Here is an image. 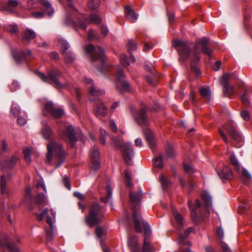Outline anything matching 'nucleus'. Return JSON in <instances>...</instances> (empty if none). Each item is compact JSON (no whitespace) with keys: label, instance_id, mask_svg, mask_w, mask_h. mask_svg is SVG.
Returning a JSON list of instances; mask_svg holds the SVG:
<instances>
[{"label":"nucleus","instance_id":"cd10ccee","mask_svg":"<svg viewBox=\"0 0 252 252\" xmlns=\"http://www.w3.org/2000/svg\"><path fill=\"white\" fill-rule=\"evenodd\" d=\"M81 19L75 23V25L77 27L82 28L84 30L86 29L87 24L90 22L89 20L87 19L84 15H81Z\"/></svg>","mask_w":252,"mask_h":252},{"label":"nucleus","instance_id":"2eb2a0df","mask_svg":"<svg viewBox=\"0 0 252 252\" xmlns=\"http://www.w3.org/2000/svg\"><path fill=\"white\" fill-rule=\"evenodd\" d=\"M63 136L66 137L68 139L71 147L73 148L77 139L75 136V130L71 126L66 127L64 135L63 134Z\"/></svg>","mask_w":252,"mask_h":252},{"label":"nucleus","instance_id":"c756f323","mask_svg":"<svg viewBox=\"0 0 252 252\" xmlns=\"http://www.w3.org/2000/svg\"><path fill=\"white\" fill-rule=\"evenodd\" d=\"M18 3V1L16 0H9L7 2V5L4 8V10L9 12H13V8L17 7Z\"/></svg>","mask_w":252,"mask_h":252},{"label":"nucleus","instance_id":"8fccbe9b","mask_svg":"<svg viewBox=\"0 0 252 252\" xmlns=\"http://www.w3.org/2000/svg\"><path fill=\"white\" fill-rule=\"evenodd\" d=\"M230 75L229 74H224L221 77L220 79V83L223 86L228 85V81L229 79Z\"/></svg>","mask_w":252,"mask_h":252},{"label":"nucleus","instance_id":"ea45409f","mask_svg":"<svg viewBox=\"0 0 252 252\" xmlns=\"http://www.w3.org/2000/svg\"><path fill=\"white\" fill-rule=\"evenodd\" d=\"M32 200L31 189L30 187H27L25 189V196L24 200V202H30Z\"/></svg>","mask_w":252,"mask_h":252},{"label":"nucleus","instance_id":"9d476101","mask_svg":"<svg viewBox=\"0 0 252 252\" xmlns=\"http://www.w3.org/2000/svg\"><path fill=\"white\" fill-rule=\"evenodd\" d=\"M223 127L234 141L237 142L242 141V137L233 122H228L223 125Z\"/></svg>","mask_w":252,"mask_h":252},{"label":"nucleus","instance_id":"13d9d810","mask_svg":"<svg viewBox=\"0 0 252 252\" xmlns=\"http://www.w3.org/2000/svg\"><path fill=\"white\" fill-rule=\"evenodd\" d=\"M92 168L94 170H97L100 168L99 160H92Z\"/></svg>","mask_w":252,"mask_h":252},{"label":"nucleus","instance_id":"de8ad7c7","mask_svg":"<svg viewBox=\"0 0 252 252\" xmlns=\"http://www.w3.org/2000/svg\"><path fill=\"white\" fill-rule=\"evenodd\" d=\"M120 61L124 66L127 67L129 65V59L125 54L121 55Z\"/></svg>","mask_w":252,"mask_h":252},{"label":"nucleus","instance_id":"f8f14e48","mask_svg":"<svg viewBox=\"0 0 252 252\" xmlns=\"http://www.w3.org/2000/svg\"><path fill=\"white\" fill-rule=\"evenodd\" d=\"M188 204L190 211L191 218L193 221H195L198 217L201 216L200 212L201 204L199 200L196 199L194 205L190 201H188Z\"/></svg>","mask_w":252,"mask_h":252},{"label":"nucleus","instance_id":"1a4fd4ad","mask_svg":"<svg viewBox=\"0 0 252 252\" xmlns=\"http://www.w3.org/2000/svg\"><path fill=\"white\" fill-rule=\"evenodd\" d=\"M147 107L144 106L140 110L134 108H131V114L137 123L141 126H147L149 125L148 120L146 115Z\"/></svg>","mask_w":252,"mask_h":252},{"label":"nucleus","instance_id":"4c0bfd02","mask_svg":"<svg viewBox=\"0 0 252 252\" xmlns=\"http://www.w3.org/2000/svg\"><path fill=\"white\" fill-rule=\"evenodd\" d=\"M59 42V45L60 46V48L62 49V51L63 52H63H67L66 51L68 49V44L67 42L62 39H60L58 40Z\"/></svg>","mask_w":252,"mask_h":252},{"label":"nucleus","instance_id":"c9c22d12","mask_svg":"<svg viewBox=\"0 0 252 252\" xmlns=\"http://www.w3.org/2000/svg\"><path fill=\"white\" fill-rule=\"evenodd\" d=\"M100 5L99 0H90L88 3V6L91 10H95L98 8Z\"/></svg>","mask_w":252,"mask_h":252},{"label":"nucleus","instance_id":"5701e85b","mask_svg":"<svg viewBox=\"0 0 252 252\" xmlns=\"http://www.w3.org/2000/svg\"><path fill=\"white\" fill-rule=\"evenodd\" d=\"M218 174L221 179L225 180H229L233 176L232 171L227 166H224L221 171L218 173Z\"/></svg>","mask_w":252,"mask_h":252},{"label":"nucleus","instance_id":"a211bd4d","mask_svg":"<svg viewBox=\"0 0 252 252\" xmlns=\"http://www.w3.org/2000/svg\"><path fill=\"white\" fill-rule=\"evenodd\" d=\"M11 178L10 176L3 175L0 178V191L2 194H6L8 193V189L7 184Z\"/></svg>","mask_w":252,"mask_h":252},{"label":"nucleus","instance_id":"ddd939ff","mask_svg":"<svg viewBox=\"0 0 252 252\" xmlns=\"http://www.w3.org/2000/svg\"><path fill=\"white\" fill-rule=\"evenodd\" d=\"M12 55L15 61L20 64L27 60L28 57L31 55V52L30 50H28L26 53L24 51L14 50L12 51Z\"/></svg>","mask_w":252,"mask_h":252},{"label":"nucleus","instance_id":"4be33fe9","mask_svg":"<svg viewBox=\"0 0 252 252\" xmlns=\"http://www.w3.org/2000/svg\"><path fill=\"white\" fill-rule=\"evenodd\" d=\"M201 198L202 199L204 207L208 211V208L212 206V198L209 193L207 191L203 192L201 194Z\"/></svg>","mask_w":252,"mask_h":252},{"label":"nucleus","instance_id":"09e8293b","mask_svg":"<svg viewBox=\"0 0 252 252\" xmlns=\"http://www.w3.org/2000/svg\"><path fill=\"white\" fill-rule=\"evenodd\" d=\"M48 210L47 208L44 209L40 214H36V216L38 220H41L45 217L48 215Z\"/></svg>","mask_w":252,"mask_h":252},{"label":"nucleus","instance_id":"9b49d317","mask_svg":"<svg viewBox=\"0 0 252 252\" xmlns=\"http://www.w3.org/2000/svg\"><path fill=\"white\" fill-rule=\"evenodd\" d=\"M117 70V75L116 83L117 88L120 92L129 91L130 90L129 84L127 82L122 80V79L125 77L123 70L118 67Z\"/></svg>","mask_w":252,"mask_h":252},{"label":"nucleus","instance_id":"338daca9","mask_svg":"<svg viewBox=\"0 0 252 252\" xmlns=\"http://www.w3.org/2000/svg\"><path fill=\"white\" fill-rule=\"evenodd\" d=\"M166 155L168 158H172L174 156V152L171 147H169L166 150Z\"/></svg>","mask_w":252,"mask_h":252},{"label":"nucleus","instance_id":"f257e3e1","mask_svg":"<svg viewBox=\"0 0 252 252\" xmlns=\"http://www.w3.org/2000/svg\"><path fill=\"white\" fill-rule=\"evenodd\" d=\"M129 197L132 204V218L135 230L138 232H141L142 229V225H143L146 235L142 247V252H156L154 246L149 239L151 233L150 226L147 221L142 220L140 213L139 203L142 197V191L140 190L138 192L134 193L130 191Z\"/></svg>","mask_w":252,"mask_h":252},{"label":"nucleus","instance_id":"7c9ffc66","mask_svg":"<svg viewBox=\"0 0 252 252\" xmlns=\"http://www.w3.org/2000/svg\"><path fill=\"white\" fill-rule=\"evenodd\" d=\"M242 89V92H243V94L240 95V97L242 102L245 105H249L250 102L249 99L247 97L248 94L247 89L245 86H239Z\"/></svg>","mask_w":252,"mask_h":252},{"label":"nucleus","instance_id":"6ab92c4d","mask_svg":"<svg viewBox=\"0 0 252 252\" xmlns=\"http://www.w3.org/2000/svg\"><path fill=\"white\" fill-rule=\"evenodd\" d=\"M194 230L193 227H189L185 232V236L180 234L179 236L178 243L183 246H190L191 244L189 241H186V238L189 235V234L193 232Z\"/></svg>","mask_w":252,"mask_h":252},{"label":"nucleus","instance_id":"dca6fc26","mask_svg":"<svg viewBox=\"0 0 252 252\" xmlns=\"http://www.w3.org/2000/svg\"><path fill=\"white\" fill-rule=\"evenodd\" d=\"M19 158L18 157L13 156L9 160H4L0 163V167L3 171L10 169L13 168L16 164Z\"/></svg>","mask_w":252,"mask_h":252},{"label":"nucleus","instance_id":"bb28decb","mask_svg":"<svg viewBox=\"0 0 252 252\" xmlns=\"http://www.w3.org/2000/svg\"><path fill=\"white\" fill-rule=\"evenodd\" d=\"M36 33L35 32L29 29H27L23 35V39L26 41H30L32 39H33L36 37Z\"/></svg>","mask_w":252,"mask_h":252},{"label":"nucleus","instance_id":"c85d7f7f","mask_svg":"<svg viewBox=\"0 0 252 252\" xmlns=\"http://www.w3.org/2000/svg\"><path fill=\"white\" fill-rule=\"evenodd\" d=\"M223 87L224 88L223 94L225 96L230 97L235 94L234 88L229 84L225 85Z\"/></svg>","mask_w":252,"mask_h":252},{"label":"nucleus","instance_id":"a18cd8bd","mask_svg":"<svg viewBox=\"0 0 252 252\" xmlns=\"http://www.w3.org/2000/svg\"><path fill=\"white\" fill-rule=\"evenodd\" d=\"M101 18L95 14H92L90 15V22L93 23L98 24L101 22Z\"/></svg>","mask_w":252,"mask_h":252},{"label":"nucleus","instance_id":"a19ab883","mask_svg":"<svg viewBox=\"0 0 252 252\" xmlns=\"http://www.w3.org/2000/svg\"><path fill=\"white\" fill-rule=\"evenodd\" d=\"M112 194V189H111L110 186H108L107 187V196L106 197H104L101 198V201L104 203L107 202L108 201L109 199L111 198Z\"/></svg>","mask_w":252,"mask_h":252},{"label":"nucleus","instance_id":"e433bc0d","mask_svg":"<svg viewBox=\"0 0 252 252\" xmlns=\"http://www.w3.org/2000/svg\"><path fill=\"white\" fill-rule=\"evenodd\" d=\"M173 214L176 222L180 225H182L183 223V217L178 213L176 210L173 209Z\"/></svg>","mask_w":252,"mask_h":252},{"label":"nucleus","instance_id":"393cba45","mask_svg":"<svg viewBox=\"0 0 252 252\" xmlns=\"http://www.w3.org/2000/svg\"><path fill=\"white\" fill-rule=\"evenodd\" d=\"M43 127L42 128V135L45 139H49L52 134V130L46 123H43Z\"/></svg>","mask_w":252,"mask_h":252},{"label":"nucleus","instance_id":"72a5a7b5","mask_svg":"<svg viewBox=\"0 0 252 252\" xmlns=\"http://www.w3.org/2000/svg\"><path fill=\"white\" fill-rule=\"evenodd\" d=\"M154 165L155 167L162 168L163 167V164L162 162V156L159 155L158 157L155 158L153 161Z\"/></svg>","mask_w":252,"mask_h":252},{"label":"nucleus","instance_id":"412c9836","mask_svg":"<svg viewBox=\"0 0 252 252\" xmlns=\"http://www.w3.org/2000/svg\"><path fill=\"white\" fill-rule=\"evenodd\" d=\"M94 112L97 117H105L108 113V110L104 104L100 103L96 105Z\"/></svg>","mask_w":252,"mask_h":252},{"label":"nucleus","instance_id":"b1692460","mask_svg":"<svg viewBox=\"0 0 252 252\" xmlns=\"http://www.w3.org/2000/svg\"><path fill=\"white\" fill-rule=\"evenodd\" d=\"M39 3L46 8V12L49 17L52 16L54 13V9L51 3L48 0H39Z\"/></svg>","mask_w":252,"mask_h":252},{"label":"nucleus","instance_id":"7ed1b4c3","mask_svg":"<svg viewBox=\"0 0 252 252\" xmlns=\"http://www.w3.org/2000/svg\"><path fill=\"white\" fill-rule=\"evenodd\" d=\"M105 211L104 207L98 202H93L88 215L85 217V223L91 227L101 223L104 219Z\"/></svg>","mask_w":252,"mask_h":252},{"label":"nucleus","instance_id":"4d7b16f0","mask_svg":"<svg viewBox=\"0 0 252 252\" xmlns=\"http://www.w3.org/2000/svg\"><path fill=\"white\" fill-rule=\"evenodd\" d=\"M45 109L50 113H51L54 109L53 104L51 102H48L45 104Z\"/></svg>","mask_w":252,"mask_h":252},{"label":"nucleus","instance_id":"5fc2aeb1","mask_svg":"<svg viewBox=\"0 0 252 252\" xmlns=\"http://www.w3.org/2000/svg\"><path fill=\"white\" fill-rule=\"evenodd\" d=\"M230 161L232 165H233L234 167H235L237 168H239V164L238 162L237 159H236L235 156L233 155H232L230 156Z\"/></svg>","mask_w":252,"mask_h":252},{"label":"nucleus","instance_id":"69168bd1","mask_svg":"<svg viewBox=\"0 0 252 252\" xmlns=\"http://www.w3.org/2000/svg\"><path fill=\"white\" fill-rule=\"evenodd\" d=\"M19 87L18 83L17 81H13L10 86V89L12 92H14Z\"/></svg>","mask_w":252,"mask_h":252},{"label":"nucleus","instance_id":"e2e57ef3","mask_svg":"<svg viewBox=\"0 0 252 252\" xmlns=\"http://www.w3.org/2000/svg\"><path fill=\"white\" fill-rule=\"evenodd\" d=\"M32 17L35 18H42L44 16V13L43 12H36L32 14Z\"/></svg>","mask_w":252,"mask_h":252},{"label":"nucleus","instance_id":"a878e982","mask_svg":"<svg viewBox=\"0 0 252 252\" xmlns=\"http://www.w3.org/2000/svg\"><path fill=\"white\" fill-rule=\"evenodd\" d=\"M147 140L149 143L150 148L152 149L155 147V143L154 139V135L153 132L149 129H147L145 131Z\"/></svg>","mask_w":252,"mask_h":252},{"label":"nucleus","instance_id":"f3484780","mask_svg":"<svg viewBox=\"0 0 252 252\" xmlns=\"http://www.w3.org/2000/svg\"><path fill=\"white\" fill-rule=\"evenodd\" d=\"M138 239L135 236H130L127 240V245L132 252H140V247Z\"/></svg>","mask_w":252,"mask_h":252},{"label":"nucleus","instance_id":"603ef678","mask_svg":"<svg viewBox=\"0 0 252 252\" xmlns=\"http://www.w3.org/2000/svg\"><path fill=\"white\" fill-rule=\"evenodd\" d=\"M106 132L104 130H100V141L102 144L105 145L106 144Z\"/></svg>","mask_w":252,"mask_h":252},{"label":"nucleus","instance_id":"49530a36","mask_svg":"<svg viewBox=\"0 0 252 252\" xmlns=\"http://www.w3.org/2000/svg\"><path fill=\"white\" fill-rule=\"evenodd\" d=\"M23 153L24 154V158L26 162L28 163H30L31 161V159L30 157L31 153V150L30 149H25L23 150Z\"/></svg>","mask_w":252,"mask_h":252},{"label":"nucleus","instance_id":"0e129e2a","mask_svg":"<svg viewBox=\"0 0 252 252\" xmlns=\"http://www.w3.org/2000/svg\"><path fill=\"white\" fill-rule=\"evenodd\" d=\"M11 112L15 116H16L19 113V109L16 105H13L11 107Z\"/></svg>","mask_w":252,"mask_h":252},{"label":"nucleus","instance_id":"864d4df0","mask_svg":"<svg viewBox=\"0 0 252 252\" xmlns=\"http://www.w3.org/2000/svg\"><path fill=\"white\" fill-rule=\"evenodd\" d=\"M184 169L185 171L189 174L190 175L194 172V169L190 165L185 163L184 164Z\"/></svg>","mask_w":252,"mask_h":252},{"label":"nucleus","instance_id":"79ce46f5","mask_svg":"<svg viewBox=\"0 0 252 252\" xmlns=\"http://www.w3.org/2000/svg\"><path fill=\"white\" fill-rule=\"evenodd\" d=\"M159 179L163 188L164 189H167L170 184L169 180L162 175L160 176Z\"/></svg>","mask_w":252,"mask_h":252},{"label":"nucleus","instance_id":"aec40b11","mask_svg":"<svg viewBox=\"0 0 252 252\" xmlns=\"http://www.w3.org/2000/svg\"><path fill=\"white\" fill-rule=\"evenodd\" d=\"M126 16L131 23L135 22L138 18V15L135 13L130 6L125 7Z\"/></svg>","mask_w":252,"mask_h":252},{"label":"nucleus","instance_id":"052dcab7","mask_svg":"<svg viewBox=\"0 0 252 252\" xmlns=\"http://www.w3.org/2000/svg\"><path fill=\"white\" fill-rule=\"evenodd\" d=\"M88 38L90 40L92 39L93 38L95 39L96 40L99 41V38L97 36L94 35V31L93 30H90L88 32Z\"/></svg>","mask_w":252,"mask_h":252},{"label":"nucleus","instance_id":"37998d69","mask_svg":"<svg viewBox=\"0 0 252 252\" xmlns=\"http://www.w3.org/2000/svg\"><path fill=\"white\" fill-rule=\"evenodd\" d=\"M91 160H99V153L97 149H94L91 153Z\"/></svg>","mask_w":252,"mask_h":252},{"label":"nucleus","instance_id":"39448f33","mask_svg":"<svg viewBox=\"0 0 252 252\" xmlns=\"http://www.w3.org/2000/svg\"><path fill=\"white\" fill-rule=\"evenodd\" d=\"M48 152L46 154V159L48 162H50L52 159L53 153L58 157L61 160L57 167H59L60 165L63 162V160L66 156V153L63 149L62 145L55 141H51L47 144Z\"/></svg>","mask_w":252,"mask_h":252},{"label":"nucleus","instance_id":"2f4dec72","mask_svg":"<svg viewBox=\"0 0 252 252\" xmlns=\"http://www.w3.org/2000/svg\"><path fill=\"white\" fill-rule=\"evenodd\" d=\"M89 92L92 96H99L103 93L102 91L97 89L95 85L90 86Z\"/></svg>","mask_w":252,"mask_h":252},{"label":"nucleus","instance_id":"20e7f679","mask_svg":"<svg viewBox=\"0 0 252 252\" xmlns=\"http://www.w3.org/2000/svg\"><path fill=\"white\" fill-rule=\"evenodd\" d=\"M112 144L122 150L125 162L127 164L131 165L132 164L131 158L133 155V151L131 144L124 143L121 136L113 137Z\"/></svg>","mask_w":252,"mask_h":252},{"label":"nucleus","instance_id":"6e6552de","mask_svg":"<svg viewBox=\"0 0 252 252\" xmlns=\"http://www.w3.org/2000/svg\"><path fill=\"white\" fill-rule=\"evenodd\" d=\"M173 46L177 48L181 60H186L189 58L190 53V43L176 39L173 41Z\"/></svg>","mask_w":252,"mask_h":252},{"label":"nucleus","instance_id":"58836bf2","mask_svg":"<svg viewBox=\"0 0 252 252\" xmlns=\"http://www.w3.org/2000/svg\"><path fill=\"white\" fill-rule=\"evenodd\" d=\"M54 118H60L64 114V111L62 109H55L50 113Z\"/></svg>","mask_w":252,"mask_h":252},{"label":"nucleus","instance_id":"f03ea898","mask_svg":"<svg viewBox=\"0 0 252 252\" xmlns=\"http://www.w3.org/2000/svg\"><path fill=\"white\" fill-rule=\"evenodd\" d=\"M209 39L204 37L197 41L193 46V58L190 62L191 70L194 72L196 76H200L201 72L197 66V63L200 60V54L203 52L209 56H211L212 51L208 47Z\"/></svg>","mask_w":252,"mask_h":252},{"label":"nucleus","instance_id":"6e6d98bb","mask_svg":"<svg viewBox=\"0 0 252 252\" xmlns=\"http://www.w3.org/2000/svg\"><path fill=\"white\" fill-rule=\"evenodd\" d=\"M8 31L11 34H14L18 32V28L16 25H10L8 27Z\"/></svg>","mask_w":252,"mask_h":252},{"label":"nucleus","instance_id":"423d86ee","mask_svg":"<svg viewBox=\"0 0 252 252\" xmlns=\"http://www.w3.org/2000/svg\"><path fill=\"white\" fill-rule=\"evenodd\" d=\"M37 74L44 82H49V80H51L58 88H64L66 86L65 84H63L60 82L59 79L62 77V74L61 72L57 69L49 71L48 76L40 72H37Z\"/></svg>","mask_w":252,"mask_h":252},{"label":"nucleus","instance_id":"bf43d9fd","mask_svg":"<svg viewBox=\"0 0 252 252\" xmlns=\"http://www.w3.org/2000/svg\"><path fill=\"white\" fill-rule=\"evenodd\" d=\"M241 116L242 118L245 120V121H249L250 119V116L249 115V112L246 110H243L241 113Z\"/></svg>","mask_w":252,"mask_h":252},{"label":"nucleus","instance_id":"3c124183","mask_svg":"<svg viewBox=\"0 0 252 252\" xmlns=\"http://www.w3.org/2000/svg\"><path fill=\"white\" fill-rule=\"evenodd\" d=\"M45 200V196L43 194H38L34 198V201L37 204H41Z\"/></svg>","mask_w":252,"mask_h":252},{"label":"nucleus","instance_id":"4468645a","mask_svg":"<svg viewBox=\"0 0 252 252\" xmlns=\"http://www.w3.org/2000/svg\"><path fill=\"white\" fill-rule=\"evenodd\" d=\"M0 247L7 248L11 252H20L19 249L15 245L8 242V238L5 234L0 236Z\"/></svg>","mask_w":252,"mask_h":252},{"label":"nucleus","instance_id":"473e14b6","mask_svg":"<svg viewBox=\"0 0 252 252\" xmlns=\"http://www.w3.org/2000/svg\"><path fill=\"white\" fill-rule=\"evenodd\" d=\"M199 93L202 97H205L209 100L210 99L211 90L209 87H207L200 89Z\"/></svg>","mask_w":252,"mask_h":252},{"label":"nucleus","instance_id":"c03bdc74","mask_svg":"<svg viewBox=\"0 0 252 252\" xmlns=\"http://www.w3.org/2000/svg\"><path fill=\"white\" fill-rule=\"evenodd\" d=\"M127 47L130 51L136 50L137 49L136 41L131 39L128 40L127 43Z\"/></svg>","mask_w":252,"mask_h":252},{"label":"nucleus","instance_id":"f704fd0d","mask_svg":"<svg viewBox=\"0 0 252 252\" xmlns=\"http://www.w3.org/2000/svg\"><path fill=\"white\" fill-rule=\"evenodd\" d=\"M65 62L67 63H72L75 60V56L70 52H63Z\"/></svg>","mask_w":252,"mask_h":252},{"label":"nucleus","instance_id":"0eeeda50","mask_svg":"<svg viewBox=\"0 0 252 252\" xmlns=\"http://www.w3.org/2000/svg\"><path fill=\"white\" fill-rule=\"evenodd\" d=\"M85 50L88 54L92 53L91 59L93 62L99 61L101 65H103L105 57L104 49L102 47L98 46L95 48L93 44H90L85 46Z\"/></svg>","mask_w":252,"mask_h":252},{"label":"nucleus","instance_id":"680f3d73","mask_svg":"<svg viewBox=\"0 0 252 252\" xmlns=\"http://www.w3.org/2000/svg\"><path fill=\"white\" fill-rule=\"evenodd\" d=\"M95 234L98 238H101L103 235V229L100 227H97L95 229Z\"/></svg>","mask_w":252,"mask_h":252},{"label":"nucleus","instance_id":"774afa93","mask_svg":"<svg viewBox=\"0 0 252 252\" xmlns=\"http://www.w3.org/2000/svg\"><path fill=\"white\" fill-rule=\"evenodd\" d=\"M110 127L113 131H114V132L117 131L118 128H117V126L113 120H110Z\"/></svg>","mask_w":252,"mask_h":252}]
</instances>
